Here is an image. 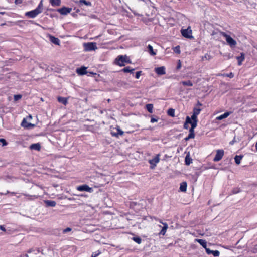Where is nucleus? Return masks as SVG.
I'll list each match as a JSON object with an SVG mask.
<instances>
[{"label":"nucleus","mask_w":257,"mask_h":257,"mask_svg":"<svg viewBox=\"0 0 257 257\" xmlns=\"http://www.w3.org/2000/svg\"><path fill=\"white\" fill-rule=\"evenodd\" d=\"M182 35L186 38H192L193 36H192V30L190 28L181 29V31Z\"/></svg>","instance_id":"obj_6"},{"label":"nucleus","mask_w":257,"mask_h":257,"mask_svg":"<svg viewBox=\"0 0 257 257\" xmlns=\"http://www.w3.org/2000/svg\"><path fill=\"white\" fill-rule=\"evenodd\" d=\"M174 51L175 53L177 54L180 53V46H177L174 48Z\"/></svg>","instance_id":"obj_46"},{"label":"nucleus","mask_w":257,"mask_h":257,"mask_svg":"<svg viewBox=\"0 0 257 257\" xmlns=\"http://www.w3.org/2000/svg\"><path fill=\"white\" fill-rule=\"evenodd\" d=\"M223 36L225 37L227 43L231 48L234 47L236 46L237 44L236 41L230 35L223 33Z\"/></svg>","instance_id":"obj_5"},{"label":"nucleus","mask_w":257,"mask_h":257,"mask_svg":"<svg viewBox=\"0 0 257 257\" xmlns=\"http://www.w3.org/2000/svg\"><path fill=\"white\" fill-rule=\"evenodd\" d=\"M0 14H2V15H4V14H5V12H1Z\"/></svg>","instance_id":"obj_64"},{"label":"nucleus","mask_w":257,"mask_h":257,"mask_svg":"<svg viewBox=\"0 0 257 257\" xmlns=\"http://www.w3.org/2000/svg\"><path fill=\"white\" fill-rule=\"evenodd\" d=\"M77 189L78 190H79V191H80V185L78 186L77 187Z\"/></svg>","instance_id":"obj_61"},{"label":"nucleus","mask_w":257,"mask_h":257,"mask_svg":"<svg viewBox=\"0 0 257 257\" xmlns=\"http://www.w3.org/2000/svg\"><path fill=\"white\" fill-rule=\"evenodd\" d=\"M160 154H157L156 156L151 160H149V163L150 164L151 166L150 168L151 169H154L156 166L157 163H158L160 161Z\"/></svg>","instance_id":"obj_8"},{"label":"nucleus","mask_w":257,"mask_h":257,"mask_svg":"<svg viewBox=\"0 0 257 257\" xmlns=\"http://www.w3.org/2000/svg\"><path fill=\"white\" fill-rule=\"evenodd\" d=\"M130 208L137 211L140 210V204L136 202H131L130 203Z\"/></svg>","instance_id":"obj_16"},{"label":"nucleus","mask_w":257,"mask_h":257,"mask_svg":"<svg viewBox=\"0 0 257 257\" xmlns=\"http://www.w3.org/2000/svg\"><path fill=\"white\" fill-rule=\"evenodd\" d=\"M182 84L184 86H192L193 83L190 80L182 81Z\"/></svg>","instance_id":"obj_35"},{"label":"nucleus","mask_w":257,"mask_h":257,"mask_svg":"<svg viewBox=\"0 0 257 257\" xmlns=\"http://www.w3.org/2000/svg\"><path fill=\"white\" fill-rule=\"evenodd\" d=\"M147 49L149 53L152 56L156 54V52L154 51L153 47L151 45H148Z\"/></svg>","instance_id":"obj_29"},{"label":"nucleus","mask_w":257,"mask_h":257,"mask_svg":"<svg viewBox=\"0 0 257 257\" xmlns=\"http://www.w3.org/2000/svg\"><path fill=\"white\" fill-rule=\"evenodd\" d=\"M190 118L192 121H198L197 115L194 114L193 113Z\"/></svg>","instance_id":"obj_40"},{"label":"nucleus","mask_w":257,"mask_h":257,"mask_svg":"<svg viewBox=\"0 0 257 257\" xmlns=\"http://www.w3.org/2000/svg\"><path fill=\"white\" fill-rule=\"evenodd\" d=\"M142 73V71H139L136 72V74H135V78L136 79H139Z\"/></svg>","instance_id":"obj_47"},{"label":"nucleus","mask_w":257,"mask_h":257,"mask_svg":"<svg viewBox=\"0 0 257 257\" xmlns=\"http://www.w3.org/2000/svg\"><path fill=\"white\" fill-rule=\"evenodd\" d=\"M0 229L3 231H7L6 229L3 225H0Z\"/></svg>","instance_id":"obj_57"},{"label":"nucleus","mask_w":257,"mask_h":257,"mask_svg":"<svg viewBox=\"0 0 257 257\" xmlns=\"http://www.w3.org/2000/svg\"><path fill=\"white\" fill-rule=\"evenodd\" d=\"M197 105H198V106H201V105H202V104H201L199 101H198V102H197Z\"/></svg>","instance_id":"obj_62"},{"label":"nucleus","mask_w":257,"mask_h":257,"mask_svg":"<svg viewBox=\"0 0 257 257\" xmlns=\"http://www.w3.org/2000/svg\"><path fill=\"white\" fill-rule=\"evenodd\" d=\"M21 126L24 128L29 129L34 127L35 125L31 123L28 122L26 118H24L21 123Z\"/></svg>","instance_id":"obj_10"},{"label":"nucleus","mask_w":257,"mask_h":257,"mask_svg":"<svg viewBox=\"0 0 257 257\" xmlns=\"http://www.w3.org/2000/svg\"><path fill=\"white\" fill-rule=\"evenodd\" d=\"M195 241L199 243L205 249L206 248H208L207 247V242L205 240L201 239H196Z\"/></svg>","instance_id":"obj_21"},{"label":"nucleus","mask_w":257,"mask_h":257,"mask_svg":"<svg viewBox=\"0 0 257 257\" xmlns=\"http://www.w3.org/2000/svg\"><path fill=\"white\" fill-rule=\"evenodd\" d=\"M30 149L31 150H35L37 151H40L41 149V145L39 143L32 144L30 146Z\"/></svg>","instance_id":"obj_23"},{"label":"nucleus","mask_w":257,"mask_h":257,"mask_svg":"<svg viewBox=\"0 0 257 257\" xmlns=\"http://www.w3.org/2000/svg\"><path fill=\"white\" fill-rule=\"evenodd\" d=\"M87 68L84 66H81V76L86 75L88 76H92L95 79L96 81H98L97 79V77L100 76V75L96 73L87 70Z\"/></svg>","instance_id":"obj_3"},{"label":"nucleus","mask_w":257,"mask_h":257,"mask_svg":"<svg viewBox=\"0 0 257 257\" xmlns=\"http://www.w3.org/2000/svg\"><path fill=\"white\" fill-rule=\"evenodd\" d=\"M50 3L53 6H58L60 5V0H50Z\"/></svg>","instance_id":"obj_30"},{"label":"nucleus","mask_w":257,"mask_h":257,"mask_svg":"<svg viewBox=\"0 0 257 257\" xmlns=\"http://www.w3.org/2000/svg\"><path fill=\"white\" fill-rule=\"evenodd\" d=\"M234 142H235V140H233L232 141H231L230 142V144L233 145Z\"/></svg>","instance_id":"obj_60"},{"label":"nucleus","mask_w":257,"mask_h":257,"mask_svg":"<svg viewBox=\"0 0 257 257\" xmlns=\"http://www.w3.org/2000/svg\"><path fill=\"white\" fill-rule=\"evenodd\" d=\"M84 51L86 52H90L95 51L97 49L96 43L95 42H87L83 44Z\"/></svg>","instance_id":"obj_4"},{"label":"nucleus","mask_w":257,"mask_h":257,"mask_svg":"<svg viewBox=\"0 0 257 257\" xmlns=\"http://www.w3.org/2000/svg\"><path fill=\"white\" fill-rule=\"evenodd\" d=\"M230 161H231V159H229V158H227L224 160L225 164H229Z\"/></svg>","instance_id":"obj_55"},{"label":"nucleus","mask_w":257,"mask_h":257,"mask_svg":"<svg viewBox=\"0 0 257 257\" xmlns=\"http://www.w3.org/2000/svg\"><path fill=\"white\" fill-rule=\"evenodd\" d=\"M43 7V1L41 0L35 9L29 12H27L25 13V16L30 18H35L38 15L42 12Z\"/></svg>","instance_id":"obj_2"},{"label":"nucleus","mask_w":257,"mask_h":257,"mask_svg":"<svg viewBox=\"0 0 257 257\" xmlns=\"http://www.w3.org/2000/svg\"><path fill=\"white\" fill-rule=\"evenodd\" d=\"M224 151L222 149H218L216 150V154L213 159V161L218 162L220 161L223 157Z\"/></svg>","instance_id":"obj_7"},{"label":"nucleus","mask_w":257,"mask_h":257,"mask_svg":"<svg viewBox=\"0 0 257 257\" xmlns=\"http://www.w3.org/2000/svg\"><path fill=\"white\" fill-rule=\"evenodd\" d=\"M87 196V195H86L84 193H82V192H81V197H86Z\"/></svg>","instance_id":"obj_59"},{"label":"nucleus","mask_w":257,"mask_h":257,"mask_svg":"<svg viewBox=\"0 0 257 257\" xmlns=\"http://www.w3.org/2000/svg\"><path fill=\"white\" fill-rule=\"evenodd\" d=\"M163 225V226L161 229V230L159 233V235H164L165 233L166 232L167 229L168 228V225L167 223H163L160 221Z\"/></svg>","instance_id":"obj_17"},{"label":"nucleus","mask_w":257,"mask_h":257,"mask_svg":"<svg viewBox=\"0 0 257 257\" xmlns=\"http://www.w3.org/2000/svg\"><path fill=\"white\" fill-rule=\"evenodd\" d=\"M101 253V251L97 250L96 252H93L91 255V257H97Z\"/></svg>","instance_id":"obj_43"},{"label":"nucleus","mask_w":257,"mask_h":257,"mask_svg":"<svg viewBox=\"0 0 257 257\" xmlns=\"http://www.w3.org/2000/svg\"><path fill=\"white\" fill-rule=\"evenodd\" d=\"M167 114L171 117H174L175 116V110L173 108H169L167 110Z\"/></svg>","instance_id":"obj_34"},{"label":"nucleus","mask_w":257,"mask_h":257,"mask_svg":"<svg viewBox=\"0 0 257 257\" xmlns=\"http://www.w3.org/2000/svg\"><path fill=\"white\" fill-rule=\"evenodd\" d=\"M231 113L230 111L225 112L224 113L220 115V116L216 117V119L218 120H221L223 119L227 118L229 115Z\"/></svg>","instance_id":"obj_19"},{"label":"nucleus","mask_w":257,"mask_h":257,"mask_svg":"<svg viewBox=\"0 0 257 257\" xmlns=\"http://www.w3.org/2000/svg\"><path fill=\"white\" fill-rule=\"evenodd\" d=\"M189 135H190L191 136H192L193 137H195V133H194V128L190 127L189 130Z\"/></svg>","instance_id":"obj_42"},{"label":"nucleus","mask_w":257,"mask_h":257,"mask_svg":"<svg viewBox=\"0 0 257 257\" xmlns=\"http://www.w3.org/2000/svg\"><path fill=\"white\" fill-rule=\"evenodd\" d=\"M155 72L159 75H162L166 73L165 67L161 66L155 68Z\"/></svg>","instance_id":"obj_12"},{"label":"nucleus","mask_w":257,"mask_h":257,"mask_svg":"<svg viewBox=\"0 0 257 257\" xmlns=\"http://www.w3.org/2000/svg\"><path fill=\"white\" fill-rule=\"evenodd\" d=\"M44 203L46 207H55L56 205V202L53 200H44Z\"/></svg>","instance_id":"obj_18"},{"label":"nucleus","mask_w":257,"mask_h":257,"mask_svg":"<svg viewBox=\"0 0 257 257\" xmlns=\"http://www.w3.org/2000/svg\"><path fill=\"white\" fill-rule=\"evenodd\" d=\"M114 63L116 65L119 66H124L126 63L131 64L132 61L130 57L126 55H120L115 58Z\"/></svg>","instance_id":"obj_1"},{"label":"nucleus","mask_w":257,"mask_h":257,"mask_svg":"<svg viewBox=\"0 0 257 257\" xmlns=\"http://www.w3.org/2000/svg\"><path fill=\"white\" fill-rule=\"evenodd\" d=\"M243 158L242 155H236L234 157L235 162L237 165H239L240 163L241 160Z\"/></svg>","instance_id":"obj_28"},{"label":"nucleus","mask_w":257,"mask_h":257,"mask_svg":"<svg viewBox=\"0 0 257 257\" xmlns=\"http://www.w3.org/2000/svg\"><path fill=\"white\" fill-rule=\"evenodd\" d=\"M76 72L78 75H80V67H78L76 69Z\"/></svg>","instance_id":"obj_58"},{"label":"nucleus","mask_w":257,"mask_h":257,"mask_svg":"<svg viewBox=\"0 0 257 257\" xmlns=\"http://www.w3.org/2000/svg\"><path fill=\"white\" fill-rule=\"evenodd\" d=\"M21 98H22V95H20V94H19V95H15L14 97V100L15 101H17V100L20 99Z\"/></svg>","instance_id":"obj_48"},{"label":"nucleus","mask_w":257,"mask_h":257,"mask_svg":"<svg viewBox=\"0 0 257 257\" xmlns=\"http://www.w3.org/2000/svg\"><path fill=\"white\" fill-rule=\"evenodd\" d=\"M72 230V228H70V227H67L64 229L62 231V233L65 234V233H67L70 231H71Z\"/></svg>","instance_id":"obj_45"},{"label":"nucleus","mask_w":257,"mask_h":257,"mask_svg":"<svg viewBox=\"0 0 257 257\" xmlns=\"http://www.w3.org/2000/svg\"><path fill=\"white\" fill-rule=\"evenodd\" d=\"M93 187L92 186L90 187L87 184L81 185V192H87L91 193L93 192Z\"/></svg>","instance_id":"obj_9"},{"label":"nucleus","mask_w":257,"mask_h":257,"mask_svg":"<svg viewBox=\"0 0 257 257\" xmlns=\"http://www.w3.org/2000/svg\"><path fill=\"white\" fill-rule=\"evenodd\" d=\"M226 76L230 78H232L234 77V75L233 73L230 72V73L226 74Z\"/></svg>","instance_id":"obj_53"},{"label":"nucleus","mask_w":257,"mask_h":257,"mask_svg":"<svg viewBox=\"0 0 257 257\" xmlns=\"http://www.w3.org/2000/svg\"><path fill=\"white\" fill-rule=\"evenodd\" d=\"M40 252L39 249H34L33 248L29 249L28 251V253H30L34 252L35 255H37Z\"/></svg>","instance_id":"obj_37"},{"label":"nucleus","mask_w":257,"mask_h":257,"mask_svg":"<svg viewBox=\"0 0 257 257\" xmlns=\"http://www.w3.org/2000/svg\"><path fill=\"white\" fill-rule=\"evenodd\" d=\"M206 252L208 255L212 254L214 257H218L220 255V252L218 250H212L209 248H206Z\"/></svg>","instance_id":"obj_13"},{"label":"nucleus","mask_w":257,"mask_h":257,"mask_svg":"<svg viewBox=\"0 0 257 257\" xmlns=\"http://www.w3.org/2000/svg\"><path fill=\"white\" fill-rule=\"evenodd\" d=\"M102 186V184H98V183H94V184H92L91 185V186H92L94 188H98L99 187H100Z\"/></svg>","instance_id":"obj_49"},{"label":"nucleus","mask_w":257,"mask_h":257,"mask_svg":"<svg viewBox=\"0 0 257 257\" xmlns=\"http://www.w3.org/2000/svg\"><path fill=\"white\" fill-rule=\"evenodd\" d=\"M49 40L52 43H54L55 45H59L60 41L58 38H56L51 35H49Z\"/></svg>","instance_id":"obj_15"},{"label":"nucleus","mask_w":257,"mask_h":257,"mask_svg":"<svg viewBox=\"0 0 257 257\" xmlns=\"http://www.w3.org/2000/svg\"><path fill=\"white\" fill-rule=\"evenodd\" d=\"M190 122V117L187 116L186 117V120H185V122L183 125V127L185 129H188V127H189V126H188V124H189V123Z\"/></svg>","instance_id":"obj_32"},{"label":"nucleus","mask_w":257,"mask_h":257,"mask_svg":"<svg viewBox=\"0 0 257 257\" xmlns=\"http://www.w3.org/2000/svg\"><path fill=\"white\" fill-rule=\"evenodd\" d=\"M254 253H257V247L254 249Z\"/></svg>","instance_id":"obj_63"},{"label":"nucleus","mask_w":257,"mask_h":257,"mask_svg":"<svg viewBox=\"0 0 257 257\" xmlns=\"http://www.w3.org/2000/svg\"><path fill=\"white\" fill-rule=\"evenodd\" d=\"M192 162V159L190 158L189 154H187L185 158V163L186 165H189Z\"/></svg>","instance_id":"obj_26"},{"label":"nucleus","mask_w":257,"mask_h":257,"mask_svg":"<svg viewBox=\"0 0 257 257\" xmlns=\"http://www.w3.org/2000/svg\"><path fill=\"white\" fill-rule=\"evenodd\" d=\"M57 100L59 102L65 105H66L68 103L67 99L65 97H58L57 98Z\"/></svg>","instance_id":"obj_25"},{"label":"nucleus","mask_w":257,"mask_h":257,"mask_svg":"<svg viewBox=\"0 0 257 257\" xmlns=\"http://www.w3.org/2000/svg\"><path fill=\"white\" fill-rule=\"evenodd\" d=\"M190 122L189 123L191 124V128H196L197 125V122L198 121H192L191 120V118H190Z\"/></svg>","instance_id":"obj_36"},{"label":"nucleus","mask_w":257,"mask_h":257,"mask_svg":"<svg viewBox=\"0 0 257 257\" xmlns=\"http://www.w3.org/2000/svg\"><path fill=\"white\" fill-rule=\"evenodd\" d=\"M181 61L180 60H178V63H177V67H176V69L177 70H179L181 68Z\"/></svg>","instance_id":"obj_50"},{"label":"nucleus","mask_w":257,"mask_h":257,"mask_svg":"<svg viewBox=\"0 0 257 257\" xmlns=\"http://www.w3.org/2000/svg\"><path fill=\"white\" fill-rule=\"evenodd\" d=\"M151 121V123H154L155 122H157L158 121V118L152 117L151 118V121Z\"/></svg>","instance_id":"obj_52"},{"label":"nucleus","mask_w":257,"mask_h":257,"mask_svg":"<svg viewBox=\"0 0 257 257\" xmlns=\"http://www.w3.org/2000/svg\"><path fill=\"white\" fill-rule=\"evenodd\" d=\"M236 59L238 61V65L239 66L242 65V63L245 59L244 54L243 53H241L240 56L236 57Z\"/></svg>","instance_id":"obj_20"},{"label":"nucleus","mask_w":257,"mask_h":257,"mask_svg":"<svg viewBox=\"0 0 257 257\" xmlns=\"http://www.w3.org/2000/svg\"><path fill=\"white\" fill-rule=\"evenodd\" d=\"M201 110V109L200 108L195 107L193 108V113L198 115L200 113Z\"/></svg>","instance_id":"obj_39"},{"label":"nucleus","mask_w":257,"mask_h":257,"mask_svg":"<svg viewBox=\"0 0 257 257\" xmlns=\"http://www.w3.org/2000/svg\"><path fill=\"white\" fill-rule=\"evenodd\" d=\"M138 1H142V2H144L145 4H147V5H148L150 3H151L150 0H138Z\"/></svg>","instance_id":"obj_54"},{"label":"nucleus","mask_w":257,"mask_h":257,"mask_svg":"<svg viewBox=\"0 0 257 257\" xmlns=\"http://www.w3.org/2000/svg\"><path fill=\"white\" fill-rule=\"evenodd\" d=\"M132 240L139 244L141 243L142 240L141 238L138 236L133 237Z\"/></svg>","instance_id":"obj_33"},{"label":"nucleus","mask_w":257,"mask_h":257,"mask_svg":"<svg viewBox=\"0 0 257 257\" xmlns=\"http://www.w3.org/2000/svg\"><path fill=\"white\" fill-rule=\"evenodd\" d=\"M0 142L2 143V146H6L8 144L6 140L3 138H0Z\"/></svg>","instance_id":"obj_44"},{"label":"nucleus","mask_w":257,"mask_h":257,"mask_svg":"<svg viewBox=\"0 0 257 257\" xmlns=\"http://www.w3.org/2000/svg\"><path fill=\"white\" fill-rule=\"evenodd\" d=\"M72 9L64 7L58 10V11L62 15H66L70 13Z\"/></svg>","instance_id":"obj_14"},{"label":"nucleus","mask_w":257,"mask_h":257,"mask_svg":"<svg viewBox=\"0 0 257 257\" xmlns=\"http://www.w3.org/2000/svg\"><path fill=\"white\" fill-rule=\"evenodd\" d=\"M241 191V190L239 188H234L232 190V193L233 194H236Z\"/></svg>","instance_id":"obj_38"},{"label":"nucleus","mask_w":257,"mask_h":257,"mask_svg":"<svg viewBox=\"0 0 257 257\" xmlns=\"http://www.w3.org/2000/svg\"><path fill=\"white\" fill-rule=\"evenodd\" d=\"M135 70V68H131L130 66H127L123 68L121 71L124 73H130L131 74L134 73V71Z\"/></svg>","instance_id":"obj_22"},{"label":"nucleus","mask_w":257,"mask_h":257,"mask_svg":"<svg viewBox=\"0 0 257 257\" xmlns=\"http://www.w3.org/2000/svg\"><path fill=\"white\" fill-rule=\"evenodd\" d=\"M92 0H81V7L83 5H85L86 6H92L91 1Z\"/></svg>","instance_id":"obj_27"},{"label":"nucleus","mask_w":257,"mask_h":257,"mask_svg":"<svg viewBox=\"0 0 257 257\" xmlns=\"http://www.w3.org/2000/svg\"><path fill=\"white\" fill-rule=\"evenodd\" d=\"M146 108L149 113H152L153 112V105L151 103L147 104L146 105Z\"/></svg>","instance_id":"obj_31"},{"label":"nucleus","mask_w":257,"mask_h":257,"mask_svg":"<svg viewBox=\"0 0 257 257\" xmlns=\"http://www.w3.org/2000/svg\"><path fill=\"white\" fill-rule=\"evenodd\" d=\"M211 58V56L209 54L206 53L204 56L202 57V60H204V59H205L206 60H210Z\"/></svg>","instance_id":"obj_41"},{"label":"nucleus","mask_w":257,"mask_h":257,"mask_svg":"<svg viewBox=\"0 0 257 257\" xmlns=\"http://www.w3.org/2000/svg\"><path fill=\"white\" fill-rule=\"evenodd\" d=\"M124 134V132L121 128L117 126L116 128V132H111V134L112 136L118 138L119 136H121Z\"/></svg>","instance_id":"obj_11"},{"label":"nucleus","mask_w":257,"mask_h":257,"mask_svg":"<svg viewBox=\"0 0 257 257\" xmlns=\"http://www.w3.org/2000/svg\"><path fill=\"white\" fill-rule=\"evenodd\" d=\"M194 138V137H193L192 136H190V135H188L187 137H186V138H184V140L186 141H188L189 139H193Z\"/></svg>","instance_id":"obj_51"},{"label":"nucleus","mask_w":257,"mask_h":257,"mask_svg":"<svg viewBox=\"0 0 257 257\" xmlns=\"http://www.w3.org/2000/svg\"><path fill=\"white\" fill-rule=\"evenodd\" d=\"M187 184L186 182H183L180 184L179 189L180 191L185 192L187 190Z\"/></svg>","instance_id":"obj_24"},{"label":"nucleus","mask_w":257,"mask_h":257,"mask_svg":"<svg viewBox=\"0 0 257 257\" xmlns=\"http://www.w3.org/2000/svg\"><path fill=\"white\" fill-rule=\"evenodd\" d=\"M15 3L16 4H19L22 3V0H15Z\"/></svg>","instance_id":"obj_56"}]
</instances>
